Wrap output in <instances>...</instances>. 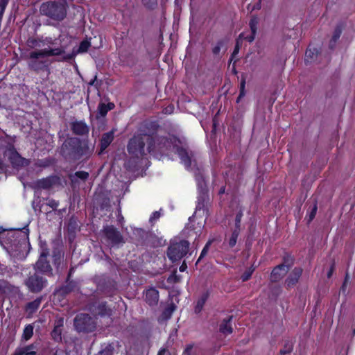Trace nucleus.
<instances>
[{
    "instance_id": "obj_12",
    "label": "nucleus",
    "mask_w": 355,
    "mask_h": 355,
    "mask_svg": "<svg viewBox=\"0 0 355 355\" xmlns=\"http://www.w3.org/2000/svg\"><path fill=\"white\" fill-rule=\"evenodd\" d=\"M104 233L107 239L113 244H119L123 242L121 234L113 226H107L105 227Z\"/></svg>"
},
{
    "instance_id": "obj_24",
    "label": "nucleus",
    "mask_w": 355,
    "mask_h": 355,
    "mask_svg": "<svg viewBox=\"0 0 355 355\" xmlns=\"http://www.w3.org/2000/svg\"><path fill=\"white\" fill-rule=\"evenodd\" d=\"M33 326L32 324H28L25 327L23 331L22 338L27 341L33 335Z\"/></svg>"
},
{
    "instance_id": "obj_25",
    "label": "nucleus",
    "mask_w": 355,
    "mask_h": 355,
    "mask_svg": "<svg viewBox=\"0 0 355 355\" xmlns=\"http://www.w3.org/2000/svg\"><path fill=\"white\" fill-rule=\"evenodd\" d=\"M175 305L171 304H170L169 306H168L165 309L164 311H163L162 313V317L164 319H168L171 317L172 315V313H173L174 310H175Z\"/></svg>"
},
{
    "instance_id": "obj_11",
    "label": "nucleus",
    "mask_w": 355,
    "mask_h": 355,
    "mask_svg": "<svg viewBox=\"0 0 355 355\" xmlns=\"http://www.w3.org/2000/svg\"><path fill=\"white\" fill-rule=\"evenodd\" d=\"M91 46L90 42L88 40H83L80 42L78 49L75 51L73 50L71 53H64L61 55L60 60L68 61L73 59L78 53H85Z\"/></svg>"
},
{
    "instance_id": "obj_55",
    "label": "nucleus",
    "mask_w": 355,
    "mask_h": 355,
    "mask_svg": "<svg viewBox=\"0 0 355 355\" xmlns=\"http://www.w3.org/2000/svg\"><path fill=\"white\" fill-rule=\"evenodd\" d=\"M3 169V167H2V164L1 162H0V171Z\"/></svg>"
},
{
    "instance_id": "obj_33",
    "label": "nucleus",
    "mask_w": 355,
    "mask_h": 355,
    "mask_svg": "<svg viewBox=\"0 0 355 355\" xmlns=\"http://www.w3.org/2000/svg\"><path fill=\"white\" fill-rule=\"evenodd\" d=\"M211 244V241H209L206 245L204 247V248L202 249V252H201V254L197 261V263L199 262L200 261V259L207 254L208 250H209V245Z\"/></svg>"
},
{
    "instance_id": "obj_48",
    "label": "nucleus",
    "mask_w": 355,
    "mask_h": 355,
    "mask_svg": "<svg viewBox=\"0 0 355 355\" xmlns=\"http://www.w3.org/2000/svg\"><path fill=\"white\" fill-rule=\"evenodd\" d=\"M245 80H243L241 83L240 90H245Z\"/></svg>"
},
{
    "instance_id": "obj_32",
    "label": "nucleus",
    "mask_w": 355,
    "mask_h": 355,
    "mask_svg": "<svg viewBox=\"0 0 355 355\" xmlns=\"http://www.w3.org/2000/svg\"><path fill=\"white\" fill-rule=\"evenodd\" d=\"M98 313L101 315L108 313V311L105 304H101L98 306Z\"/></svg>"
},
{
    "instance_id": "obj_7",
    "label": "nucleus",
    "mask_w": 355,
    "mask_h": 355,
    "mask_svg": "<svg viewBox=\"0 0 355 355\" xmlns=\"http://www.w3.org/2000/svg\"><path fill=\"white\" fill-rule=\"evenodd\" d=\"M74 326L79 332H89L94 330L96 324L89 315L80 313L75 318Z\"/></svg>"
},
{
    "instance_id": "obj_46",
    "label": "nucleus",
    "mask_w": 355,
    "mask_h": 355,
    "mask_svg": "<svg viewBox=\"0 0 355 355\" xmlns=\"http://www.w3.org/2000/svg\"><path fill=\"white\" fill-rule=\"evenodd\" d=\"M49 205L53 208H56L58 205V202L54 200H51L49 202Z\"/></svg>"
},
{
    "instance_id": "obj_18",
    "label": "nucleus",
    "mask_w": 355,
    "mask_h": 355,
    "mask_svg": "<svg viewBox=\"0 0 355 355\" xmlns=\"http://www.w3.org/2000/svg\"><path fill=\"white\" fill-rule=\"evenodd\" d=\"M145 300L150 306L157 304L159 300V293L155 288H150L146 291Z\"/></svg>"
},
{
    "instance_id": "obj_57",
    "label": "nucleus",
    "mask_w": 355,
    "mask_h": 355,
    "mask_svg": "<svg viewBox=\"0 0 355 355\" xmlns=\"http://www.w3.org/2000/svg\"><path fill=\"white\" fill-rule=\"evenodd\" d=\"M243 37V34H241V35H239V37Z\"/></svg>"
},
{
    "instance_id": "obj_4",
    "label": "nucleus",
    "mask_w": 355,
    "mask_h": 355,
    "mask_svg": "<svg viewBox=\"0 0 355 355\" xmlns=\"http://www.w3.org/2000/svg\"><path fill=\"white\" fill-rule=\"evenodd\" d=\"M62 151L67 155L78 159L89 153V147L85 143H82L79 139L69 138L63 144Z\"/></svg>"
},
{
    "instance_id": "obj_27",
    "label": "nucleus",
    "mask_w": 355,
    "mask_h": 355,
    "mask_svg": "<svg viewBox=\"0 0 355 355\" xmlns=\"http://www.w3.org/2000/svg\"><path fill=\"white\" fill-rule=\"evenodd\" d=\"M114 107L112 103L108 104L106 105L105 104H100L98 106L99 112L101 115H105L108 110H112Z\"/></svg>"
},
{
    "instance_id": "obj_17",
    "label": "nucleus",
    "mask_w": 355,
    "mask_h": 355,
    "mask_svg": "<svg viewBox=\"0 0 355 355\" xmlns=\"http://www.w3.org/2000/svg\"><path fill=\"white\" fill-rule=\"evenodd\" d=\"M302 270L300 268H294L286 280V284L288 287H292L295 286L298 282L300 276L302 275Z\"/></svg>"
},
{
    "instance_id": "obj_3",
    "label": "nucleus",
    "mask_w": 355,
    "mask_h": 355,
    "mask_svg": "<svg viewBox=\"0 0 355 355\" xmlns=\"http://www.w3.org/2000/svg\"><path fill=\"white\" fill-rule=\"evenodd\" d=\"M40 12L56 21H62L67 15V5L65 3L48 1L40 6Z\"/></svg>"
},
{
    "instance_id": "obj_58",
    "label": "nucleus",
    "mask_w": 355,
    "mask_h": 355,
    "mask_svg": "<svg viewBox=\"0 0 355 355\" xmlns=\"http://www.w3.org/2000/svg\"><path fill=\"white\" fill-rule=\"evenodd\" d=\"M1 232V231H0V233Z\"/></svg>"
},
{
    "instance_id": "obj_19",
    "label": "nucleus",
    "mask_w": 355,
    "mask_h": 355,
    "mask_svg": "<svg viewBox=\"0 0 355 355\" xmlns=\"http://www.w3.org/2000/svg\"><path fill=\"white\" fill-rule=\"evenodd\" d=\"M114 139V133L112 131L105 133L101 140V153L111 144Z\"/></svg>"
},
{
    "instance_id": "obj_22",
    "label": "nucleus",
    "mask_w": 355,
    "mask_h": 355,
    "mask_svg": "<svg viewBox=\"0 0 355 355\" xmlns=\"http://www.w3.org/2000/svg\"><path fill=\"white\" fill-rule=\"evenodd\" d=\"M232 316H229L227 318L224 319L220 325V331L224 334H230L232 332V327L231 325V321Z\"/></svg>"
},
{
    "instance_id": "obj_14",
    "label": "nucleus",
    "mask_w": 355,
    "mask_h": 355,
    "mask_svg": "<svg viewBox=\"0 0 355 355\" xmlns=\"http://www.w3.org/2000/svg\"><path fill=\"white\" fill-rule=\"evenodd\" d=\"M176 152L185 167L189 168L191 166L193 155L191 153L189 154L185 149L182 148H177Z\"/></svg>"
},
{
    "instance_id": "obj_56",
    "label": "nucleus",
    "mask_w": 355,
    "mask_h": 355,
    "mask_svg": "<svg viewBox=\"0 0 355 355\" xmlns=\"http://www.w3.org/2000/svg\"><path fill=\"white\" fill-rule=\"evenodd\" d=\"M220 192V193H223L224 192V189H221Z\"/></svg>"
},
{
    "instance_id": "obj_9",
    "label": "nucleus",
    "mask_w": 355,
    "mask_h": 355,
    "mask_svg": "<svg viewBox=\"0 0 355 355\" xmlns=\"http://www.w3.org/2000/svg\"><path fill=\"white\" fill-rule=\"evenodd\" d=\"M49 255V251L46 249L42 250L40 253L39 259L35 265V269L42 273L47 275H52V268L49 263L46 260V257Z\"/></svg>"
},
{
    "instance_id": "obj_50",
    "label": "nucleus",
    "mask_w": 355,
    "mask_h": 355,
    "mask_svg": "<svg viewBox=\"0 0 355 355\" xmlns=\"http://www.w3.org/2000/svg\"><path fill=\"white\" fill-rule=\"evenodd\" d=\"M336 44H334L332 39L329 42V46L331 49H333L335 46Z\"/></svg>"
},
{
    "instance_id": "obj_2",
    "label": "nucleus",
    "mask_w": 355,
    "mask_h": 355,
    "mask_svg": "<svg viewBox=\"0 0 355 355\" xmlns=\"http://www.w3.org/2000/svg\"><path fill=\"white\" fill-rule=\"evenodd\" d=\"M64 53V49L63 47L31 51L27 57L28 66L35 71L44 70L47 67L46 61L44 59V57L60 56Z\"/></svg>"
},
{
    "instance_id": "obj_47",
    "label": "nucleus",
    "mask_w": 355,
    "mask_h": 355,
    "mask_svg": "<svg viewBox=\"0 0 355 355\" xmlns=\"http://www.w3.org/2000/svg\"><path fill=\"white\" fill-rule=\"evenodd\" d=\"M245 96V90H240V94L237 99V102Z\"/></svg>"
},
{
    "instance_id": "obj_15",
    "label": "nucleus",
    "mask_w": 355,
    "mask_h": 355,
    "mask_svg": "<svg viewBox=\"0 0 355 355\" xmlns=\"http://www.w3.org/2000/svg\"><path fill=\"white\" fill-rule=\"evenodd\" d=\"M73 132L78 135H84L89 132V128L83 121H74L71 125Z\"/></svg>"
},
{
    "instance_id": "obj_35",
    "label": "nucleus",
    "mask_w": 355,
    "mask_h": 355,
    "mask_svg": "<svg viewBox=\"0 0 355 355\" xmlns=\"http://www.w3.org/2000/svg\"><path fill=\"white\" fill-rule=\"evenodd\" d=\"M317 212V205H314L311 212L309 214L308 223H310L315 216Z\"/></svg>"
},
{
    "instance_id": "obj_42",
    "label": "nucleus",
    "mask_w": 355,
    "mask_h": 355,
    "mask_svg": "<svg viewBox=\"0 0 355 355\" xmlns=\"http://www.w3.org/2000/svg\"><path fill=\"white\" fill-rule=\"evenodd\" d=\"M157 355H171V354L167 349L163 348L159 351Z\"/></svg>"
},
{
    "instance_id": "obj_23",
    "label": "nucleus",
    "mask_w": 355,
    "mask_h": 355,
    "mask_svg": "<svg viewBox=\"0 0 355 355\" xmlns=\"http://www.w3.org/2000/svg\"><path fill=\"white\" fill-rule=\"evenodd\" d=\"M40 304H41V299L37 298V299L35 300L34 301L29 302L26 305V311L29 313H33L39 309Z\"/></svg>"
},
{
    "instance_id": "obj_13",
    "label": "nucleus",
    "mask_w": 355,
    "mask_h": 355,
    "mask_svg": "<svg viewBox=\"0 0 355 355\" xmlns=\"http://www.w3.org/2000/svg\"><path fill=\"white\" fill-rule=\"evenodd\" d=\"M288 271V266L280 264L276 266L272 271L270 279L272 282H278L282 279Z\"/></svg>"
},
{
    "instance_id": "obj_43",
    "label": "nucleus",
    "mask_w": 355,
    "mask_h": 355,
    "mask_svg": "<svg viewBox=\"0 0 355 355\" xmlns=\"http://www.w3.org/2000/svg\"><path fill=\"white\" fill-rule=\"evenodd\" d=\"M313 52L312 51L311 49H308L306 51V58H313Z\"/></svg>"
},
{
    "instance_id": "obj_49",
    "label": "nucleus",
    "mask_w": 355,
    "mask_h": 355,
    "mask_svg": "<svg viewBox=\"0 0 355 355\" xmlns=\"http://www.w3.org/2000/svg\"><path fill=\"white\" fill-rule=\"evenodd\" d=\"M239 45H238V44H236V47H235V49H234V52H233V53H232V55H236V53H238V52H239Z\"/></svg>"
},
{
    "instance_id": "obj_41",
    "label": "nucleus",
    "mask_w": 355,
    "mask_h": 355,
    "mask_svg": "<svg viewBox=\"0 0 355 355\" xmlns=\"http://www.w3.org/2000/svg\"><path fill=\"white\" fill-rule=\"evenodd\" d=\"M193 349V345H190L187 347V348L184 350V354L187 355H190L191 354Z\"/></svg>"
},
{
    "instance_id": "obj_37",
    "label": "nucleus",
    "mask_w": 355,
    "mask_h": 355,
    "mask_svg": "<svg viewBox=\"0 0 355 355\" xmlns=\"http://www.w3.org/2000/svg\"><path fill=\"white\" fill-rule=\"evenodd\" d=\"M144 5L148 8H152L157 3V0H143Z\"/></svg>"
},
{
    "instance_id": "obj_8",
    "label": "nucleus",
    "mask_w": 355,
    "mask_h": 355,
    "mask_svg": "<svg viewBox=\"0 0 355 355\" xmlns=\"http://www.w3.org/2000/svg\"><path fill=\"white\" fill-rule=\"evenodd\" d=\"M4 156L8 158L13 167H20L28 164L27 159L22 157L10 143L4 151Z\"/></svg>"
},
{
    "instance_id": "obj_44",
    "label": "nucleus",
    "mask_w": 355,
    "mask_h": 355,
    "mask_svg": "<svg viewBox=\"0 0 355 355\" xmlns=\"http://www.w3.org/2000/svg\"><path fill=\"white\" fill-rule=\"evenodd\" d=\"M255 35L252 33V35L245 37L249 42H252L255 38Z\"/></svg>"
},
{
    "instance_id": "obj_20",
    "label": "nucleus",
    "mask_w": 355,
    "mask_h": 355,
    "mask_svg": "<svg viewBox=\"0 0 355 355\" xmlns=\"http://www.w3.org/2000/svg\"><path fill=\"white\" fill-rule=\"evenodd\" d=\"M209 297L208 293H202L198 300L196 302L195 307H194V312L196 313H200L202 310L203 309V307L205 304V302H207Z\"/></svg>"
},
{
    "instance_id": "obj_21",
    "label": "nucleus",
    "mask_w": 355,
    "mask_h": 355,
    "mask_svg": "<svg viewBox=\"0 0 355 355\" xmlns=\"http://www.w3.org/2000/svg\"><path fill=\"white\" fill-rule=\"evenodd\" d=\"M34 349L35 346L33 345L19 347L16 349L13 355H36V352Z\"/></svg>"
},
{
    "instance_id": "obj_31",
    "label": "nucleus",
    "mask_w": 355,
    "mask_h": 355,
    "mask_svg": "<svg viewBox=\"0 0 355 355\" xmlns=\"http://www.w3.org/2000/svg\"><path fill=\"white\" fill-rule=\"evenodd\" d=\"M341 32H342V31H341L340 28H339V27H337L335 29L334 35H333L332 38H331L334 44H336L337 40L340 37Z\"/></svg>"
},
{
    "instance_id": "obj_54",
    "label": "nucleus",
    "mask_w": 355,
    "mask_h": 355,
    "mask_svg": "<svg viewBox=\"0 0 355 355\" xmlns=\"http://www.w3.org/2000/svg\"><path fill=\"white\" fill-rule=\"evenodd\" d=\"M331 272H332V270H331L329 273H328V277H329L331 275Z\"/></svg>"
},
{
    "instance_id": "obj_16",
    "label": "nucleus",
    "mask_w": 355,
    "mask_h": 355,
    "mask_svg": "<svg viewBox=\"0 0 355 355\" xmlns=\"http://www.w3.org/2000/svg\"><path fill=\"white\" fill-rule=\"evenodd\" d=\"M59 178L56 176H50L46 178L39 180L37 182V186L41 189H49L57 184Z\"/></svg>"
},
{
    "instance_id": "obj_1",
    "label": "nucleus",
    "mask_w": 355,
    "mask_h": 355,
    "mask_svg": "<svg viewBox=\"0 0 355 355\" xmlns=\"http://www.w3.org/2000/svg\"><path fill=\"white\" fill-rule=\"evenodd\" d=\"M179 142L174 137L153 138L150 135L141 134L130 140L128 150L130 154L139 157L146 155V152L150 153L157 151L164 153L171 149H177Z\"/></svg>"
},
{
    "instance_id": "obj_36",
    "label": "nucleus",
    "mask_w": 355,
    "mask_h": 355,
    "mask_svg": "<svg viewBox=\"0 0 355 355\" xmlns=\"http://www.w3.org/2000/svg\"><path fill=\"white\" fill-rule=\"evenodd\" d=\"M28 45L31 48L40 47V42L35 39H29L28 40Z\"/></svg>"
},
{
    "instance_id": "obj_6",
    "label": "nucleus",
    "mask_w": 355,
    "mask_h": 355,
    "mask_svg": "<svg viewBox=\"0 0 355 355\" xmlns=\"http://www.w3.org/2000/svg\"><path fill=\"white\" fill-rule=\"evenodd\" d=\"M28 234L29 230L26 227H24L21 230H17L14 233V236L19 238V250H15L12 248V254L14 257H19V259L24 258V252L25 251L28 244Z\"/></svg>"
},
{
    "instance_id": "obj_26",
    "label": "nucleus",
    "mask_w": 355,
    "mask_h": 355,
    "mask_svg": "<svg viewBox=\"0 0 355 355\" xmlns=\"http://www.w3.org/2000/svg\"><path fill=\"white\" fill-rule=\"evenodd\" d=\"M258 24H259L258 18L256 17H252V19L250 21L249 25H250V30L254 35H256V33H257Z\"/></svg>"
},
{
    "instance_id": "obj_28",
    "label": "nucleus",
    "mask_w": 355,
    "mask_h": 355,
    "mask_svg": "<svg viewBox=\"0 0 355 355\" xmlns=\"http://www.w3.org/2000/svg\"><path fill=\"white\" fill-rule=\"evenodd\" d=\"M239 236V229H236L232 234V236L229 241V245L230 247H234L237 241V238Z\"/></svg>"
},
{
    "instance_id": "obj_5",
    "label": "nucleus",
    "mask_w": 355,
    "mask_h": 355,
    "mask_svg": "<svg viewBox=\"0 0 355 355\" xmlns=\"http://www.w3.org/2000/svg\"><path fill=\"white\" fill-rule=\"evenodd\" d=\"M189 243L182 240L178 243L171 244L168 248V257L173 262L182 259L188 252Z\"/></svg>"
},
{
    "instance_id": "obj_39",
    "label": "nucleus",
    "mask_w": 355,
    "mask_h": 355,
    "mask_svg": "<svg viewBox=\"0 0 355 355\" xmlns=\"http://www.w3.org/2000/svg\"><path fill=\"white\" fill-rule=\"evenodd\" d=\"M221 49V43H218L212 49V52L214 55H218Z\"/></svg>"
},
{
    "instance_id": "obj_40",
    "label": "nucleus",
    "mask_w": 355,
    "mask_h": 355,
    "mask_svg": "<svg viewBox=\"0 0 355 355\" xmlns=\"http://www.w3.org/2000/svg\"><path fill=\"white\" fill-rule=\"evenodd\" d=\"M160 212L159 211H155L153 215L151 216L150 220L151 221L157 220L160 217Z\"/></svg>"
},
{
    "instance_id": "obj_10",
    "label": "nucleus",
    "mask_w": 355,
    "mask_h": 355,
    "mask_svg": "<svg viewBox=\"0 0 355 355\" xmlns=\"http://www.w3.org/2000/svg\"><path fill=\"white\" fill-rule=\"evenodd\" d=\"M46 280L37 274L29 277L26 281V285L32 292H39L44 286Z\"/></svg>"
},
{
    "instance_id": "obj_53",
    "label": "nucleus",
    "mask_w": 355,
    "mask_h": 355,
    "mask_svg": "<svg viewBox=\"0 0 355 355\" xmlns=\"http://www.w3.org/2000/svg\"><path fill=\"white\" fill-rule=\"evenodd\" d=\"M288 352H289V351L281 350V354H285Z\"/></svg>"
},
{
    "instance_id": "obj_38",
    "label": "nucleus",
    "mask_w": 355,
    "mask_h": 355,
    "mask_svg": "<svg viewBox=\"0 0 355 355\" xmlns=\"http://www.w3.org/2000/svg\"><path fill=\"white\" fill-rule=\"evenodd\" d=\"M242 216H243V213L241 211L238 213L236 216L235 222H236V229L239 228L240 223H241V220Z\"/></svg>"
},
{
    "instance_id": "obj_34",
    "label": "nucleus",
    "mask_w": 355,
    "mask_h": 355,
    "mask_svg": "<svg viewBox=\"0 0 355 355\" xmlns=\"http://www.w3.org/2000/svg\"><path fill=\"white\" fill-rule=\"evenodd\" d=\"M74 175L81 180H85L88 178L89 173L85 171H78L75 173Z\"/></svg>"
},
{
    "instance_id": "obj_51",
    "label": "nucleus",
    "mask_w": 355,
    "mask_h": 355,
    "mask_svg": "<svg viewBox=\"0 0 355 355\" xmlns=\"http://www.w3.org/2000/svg\"><path fill=\"white\" fill-rule=\"evenodd\" d=\"M171 112H172V107H168L166 108V113H171Z\"/></svg>"
},
{
    "instance_id": "obj_52",
    "label": "nucleus",
    "mask_w": 355,
    "mask_h": 355,
    "mask_svg": "<svg viewBox=\"0 0 355 355\" xmlns=\"http://www.w3.org/2000/svg\"><path fill=\"white\" fill-rule=\"evenodd\" d=\"M10 140L12 141V142H15V137H9Z\"/></svg>"
},
{
    "instance_id": "obj_30",
    "label": "nucleus",
    "mask_w": 355,
    "mask_h": 355,
    "mask_svg": "<svg viewBox=\"0 0 355 355\" xmlns=\"http://www.w3.org/2000/svg\"><path fill=\"white\" fill-rule=\"evenodd\" d=\"M61 327L60 325H57L54 327L52 331V336L55 339L60 338Z\"/></svg>"
},
{
    "instance_id": "obj_29",
    "label": "nucleus",
    "mask_w": 355,
    "mask_h": 355,
    "mask_svg": "<svg viewBox=\"0 0 355 355\" xmlns=\"http://www.w3.org/2000/svg\"><path fill=\"white\" fill-rule=\"evenodd\" d=\"M254 270V268L252 267H250L246 271H245V272L241 275V277L242 281L245 282V281L248 280L250 278Z\"/></svg>"
},
{
    "instance_id": "obj_45",
    "label": "nucleus",
    "mask_w": 355,
    "mask_h": 355,
    "mask_svg": "<svg viewBox=\"0 0 355 355\" xmlns=\"http://www.w3.org/2000/svg\"><path fill=\"white\" fill-rule=\"evenodd\" d=\"M187 266L186 263L183 262L182 264L180 267V270L181 272H184L187 270Z\"/></svg>"
}]
</instances>
